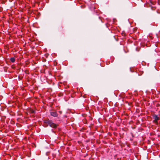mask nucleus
Segmentation results:
<instances>
[{"instance_id": "7ed1b4c3", "label": "nucleus", "mask_w": 160, "mask_h": 160, "mask_svg": "<svg viewBox=\"0 0 160 160\" xmlns=\"http://www.w3.org/2000/svg\"><path fill=\"white\" fill-rule=\"evenodd\" d=\"M154 121L156 122L157 120L158 119V118L157 116H155L154 117Z\"/></svg>"}, {"instance_id": "f257e3e1", "label": "nucleus", "mask_w": 160, "mask_h": 160, "mask_svg": "<svg viewBox=\"0 0 160 160\" xmlns=\"http://www.w3.org/2000/svg\"><path fill=\"white\" fill-rule=\"evenodd\" d=\"M45 122L48 124L49 126L52 128H56L57 126V125L56 124L54 123L52 121L50 120L45 121Z\"/></svg>"}, {"instance_id": "20e7f679", "label": "nucleus", "mask_w": 160, "mask_h": 160, "mask_svg": "<svg viewBox=\"0 0 160 160\" xmlns=\"http://www.w3.org/2000/svg\"><path fill=\"white\" fill-rule=\"evenodd\" d=\"M10 60L12 62H13L15 61V59H14V58H11L10 59Z\"/></svg>"}, {"instance_id": "f03ea898", "label": "nucleus", "mask_w": 160, "mask_h": 160, "mask_svg": "<svg viewBox=\"0 0 160 160\" xmlns=\"http://www.w3.org/2000/svg\"><path fill=\"white\" fill-rule=\"evenodd\" d=\"M51 115L53 117H56L58 116V114L56 112H51Z\"/></svg>"}]
</instances>
